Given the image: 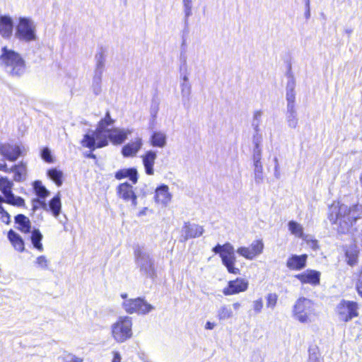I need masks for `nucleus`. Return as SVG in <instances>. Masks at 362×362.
I'll return each instance as SVG.
<instances>
[{"label":"nucleus","mask_w":362,"mask_h":362,"mask_svg":"<svg viewBox=\"0 0 362 362\" xmlns=\"http://www.w3.org/2000/svg\"><path fill=\"white\" fill-rule=\"evenodd\" d=\"M255 180L257 184L262 183L264 180L262 162L254 163Z\"/></svg>","instance_id":"37"},{"label":"nucleus","mask_w":362,"mask_h":362,"mask_svg":"<svg viewBox=\"0 0 362 362\" xmlns=\"http://www.w3.org/2000/svg\"><path fill=\"white\" fill-rule=\"evenodd\" d=\"M288 82L286 83V91H295L296 80L291 71L287 73Z\"/></svg>","instance_id":"47"},{"label":"nucleus","mask_w":362,"mask_h":362,"mask_svg":"<svg viewBox=\"0 0 362 362\" xmlns=\"http://www.w3.org/2000/svg\"><path fill=\"white\" fill-rule=\"evenodd\" d=\"M115 177L117 180L129 178L132 184L134 185L138 181V172L134 168L121 169L116 172Z\"/></svg>","instance_id":"26"},{"label":"nucleus","mask_w":362,"mask_h":362,"mask_svg":"<svg viewBox=\"0 0 362 362\" xmlns=\"http://www.w3.org/2000/svg\"><path fill=\"white\" fill-rule=\"evenodd\" d=\"M344 250L346 258V263L351 267L356 265L358 263L359 253L358 247L355 244H351L344 246Z\"/></svg>","instance_id":"25"},{"label":"nucleus","mask_w":362,"mask_h":362,"mask_svg":"<svg viewBox=\"0 0 362 362\" xmlns=\"http://www.w3.org/2000/svg\"><path fill=\"white\" fill-rule=\"evenodd\" d=\"M305 19H309L310 18V1H308V2H305Z\"/></svg>","instance_id":"58"},{"label":"nucleus","mask_w":362,"mask_h":362,"mask_svg":"<svg viewBox=\"0 0 362 362\" xmlns=\"http://www.w3.org/2000/svg\"><path fill=\"white\" fill-rule=\"evenodd\" d=\"M143 145L142 139L136 138L134 141L125 144L122 148V154L124 157L135 156Z\"/></svg>","instance_id":"21"},{"label":"nucleus","mask_w":362,"mask_h":362,"mask_svg":"<svg viewBox=\"0 0 362 362\" xmlns=\"http://www.w3.org/2000/svg\"><path fill=\"white\" fill-rule=\"evenodd\" d=\"M40 207L42 208L43 210L47 211V204L45 202V199H42L41 198H35L32 200V209L33 211H36Z\"/></svg>","instance_id":"40"},{"label":"nucleus","mask_w":362,"mask_h":362,"mask_svg":"<svg viewBox=\"0 0 362 362\" xmlns=\"http://www.w3.org/2000/svg\"><path fill=\"white\" fill-rule=\"evenodd\" d=\"M264 247V245L262 240H255L250 247L238 248L237 252L245 259L252 260L262 253Z\"/></svg>","instance_id":"12"},{"label":"nucleus","mask_w":362,"mask_h":362,"mask_svg":"<svg viewBox=\"0 0 362 362\" xmlns=\"http://www.w3.org/2000/svg\"><path fill=\"white\" fill-rule=\"evenodd\" d=\"M307 255H292L286 262V266L291 270H301L306 266Z\"/></svg>","instance_id":"19"},{"label":"nucleus","mask_w":362,"mask_h":362,"mask_svg":"<svg viewBox=\"0 0 362 362\" xmlns=\"http://www.w3.org/2000/svg\"><path fill=\"white\" fill-rule=\"evenodd\" d=\"M262 140V134L260 132H255L252 138L253 148H260Z\"/></svg>","instance_id":"46"},{"label":"nucleus","mask_w":362,"mask_h":362,"mask_svg":"<svg viewBox=\"0 0 362 362\" xmlns=\"http://www.w3.org/2000/svg\"><path fill=\"white\" fill-rule=\"evenodd\" d=\"M40 156L42 160L45 162L51 163H53V157L52 155V152L48 147H44L40 151Z\"/></svg>","instance_id":"44"},{"label":"nucleus","mask_w":362,"mask_h":362,"mask_svg":"<svg viewBox=\"0 0 362 362\" xmlns=\"http://www.w3.org/2000/svg\"><path fill=\"white\" fill-rule=\"evenodd\" d=\"M14 221L15 223L18 225V230L24 233H30L31 222L27 216L23 214H18L15 216Z\"/></svg>","instance_id":"27"},{"label":"nucleus","mask_w":362,"mask_h":362,"mask_svg":"<svg viewBox=\"0 0 362 362\" xmlns=\"http://www.w3.org/2000/svg\"><path fill=\"white\" fill-rule=\"evenodd\" d=\"M47 175L58 187L62 185L63 173L61 170L55 168H51L47 170Z\"/></svg>","instance_id":"32"},{"label":"nucleus","mask_w":362,"mask_h":362,"mask_svg":"<svg viewBox=\"0 0 362 362\" xmlns=\"http://www.w3.org/2000/svg\"><path fill=\"white\" fill-rule=\"evenodd\" d=\"M93 88L94 93L95 95H98L101 91V83H99L98 85L93 84Z\"/></svg>","instance_id":"64"},{"label":"nucleus","mask_w":362,"mask_h":362,"mask_svg":"<svg viewBox=\"0 0 362 362\" xmlns=\"http://www.w3.org/2000/svg\"><path fill=\"white\" fill-rule=\"evenodd\" d=\"M182 241L185 242L189 238H195L201 236L203 234L204 230L201 226L186 222L182 227Z\"/></svg>","instance_id":"17"},{"label":"nucleus","mask_w":362,"mask_h":362,"mask_svg":"<svg viewBox=\"0 0 362 362\" xmlns=\"http://www.w3.org/2000/svg\"><path fill=\"white\" fill-rule=\"evenodd\" d=\"M288 228L291 233L299 238H303V227L294 221L288 222Z\"/></svg>","instance_id":"36"},{"label":"nucleus","mask_w":362,"mask_h":362,"mask_svg":"<svg viewBox=\"0 0 362 362\" xmlns=\"http://www.w3.org/2000/svg\"><path fill=\"white\" fill-rule=\"evenodd\" d=\"M9 168L7 167V165L4 160H0V170L6 173H9Z\"/></svg>","instance_id":"59"},{"label":"nucleus","mask_w":362,"mask_h":362,"mask_svg":"<svg viewBox=\"0 0 362 362\" xmlns=\"http://www.w3.org/2000/svg\"><path fill=\"white\" fill-rule=\"evenodd\" d=\"M262 110H256L253 113L252 120L251 125L255 132H260V124L262 123Z\"/></svg>","instance_id":"34"},{"label":"nucleus","mask_w":362,"mask_h":362,"mask_svg":"<svg viewBox=\"0 0 362 362\" xmlns=\"http://www.w3.org/2000/svg\"><path fill=\"white\" fill-rule=\"evenodd\" d=\"M286 98L287 102H295L296 93L295 91H286Z\"/></svg>","instance_id":"56"},{"label":"nucleus","mask_w":362,"mask_h":362,"mask_svg":"<svg viewBox=\"0 0 362 362\" xmlns=\"http://www.w3.org/2000/svg\"><path fill=\"white\" fill-rule=\"evenodd\" d=\"M274 177L279 180L281 177V173H280V169H279V160L276 157H275L274 158Z\"/></svg>","instance_id":"54"},{"label":"nucleus","mask_w":362,"mask_h":362,"mask_svg":"<svg viewBox=\"0 0 362 362\" xmlns=\"http://www.w3.org/2000/svg\"><path fill=\"white\" fill-rule=\"evenodd\" d=\"M183 12L186 18L192 15V0H182Z\"/></svg>","instance_id":"42"},{"label":"nucleus","mask_w":362,"mask_h":362,"mask_svg":"<svg viewBox=\"0 0 362 362\" xmlns=\"http://www.w3.org/2000/svg\"><path fill=\"white\" fill-rule=\"evenodd\" d=\"M150 141L153 146L163 148L166 145V135L160 132H155L152 134Z\"/></svg>","instance_id":"30"},{"label":"nucleus","mask_w":362,"mask_h":362,"mask_svg":"<svg viewBox=\"0 0 362 362\" xmlns=\"http://www.w3.org/2000/svg\"><path fill=\"white\" fill-rule=\"evenodd\" d=\"M0 214L1 215V220L6 224H9L11 222L10 214L4 209L2 205H0Z\"/></svg>","instance_id":"50"},{"label":"nucleus","mask_w":362,"mask_h":362,"mask_svg":"<svg viewBox=\"0 0 362 362\" xmlns=\"http://www.w3.org/2000/svg\"><path fill=\"white\" fill-rule=\"evenodd\" d=\"M248 281L244 279L237 278L235 280L230 281L228 286L223 290L225 296L237 294L245 291L248 288Z\"/></svg>","instance_id":"15"},{"label":"nucleus","mask_w":362,"mask_h":362,"mask_svg":"<svg viewBox=\"0 0 362 362\" xmlns=\"http://www.w3.org/2000/svg\"><path fill=\"white\" fill-rule=\"evenodd\" d=\"M117 195L125 202H131V206H137V195L133 189L132 185L127 182L119 184L116 188Z\"/></svg>","instance_id":"13"},{"label":"nucleus","mask_w":362,"mask_h":362,"mask_svg":"<svg viewBox=\"0 0 362 362\" xmlns=\"http://www.w3.org/2000/svg\"><path fill=\"white\" fill-rule=\"evenodd\" d=\"M217 316L220 320H225L233 317V311L229 306L223 305L218 310Z\"/></svg>","instance_id":"35"},{"label":"nucleus","mask_w":362,"mask_h":362,"mask_svg":"<svg viewBox=\"0 0 362 362\" xmlns=\"http://www.w3.org/2000/svg\"><path fill=\"white\" fill-rule=\"evenodd\" d=\"M297 113L295 107V102H287L286 114Z\"/></svg>","instance_id":"55"},{"label":"nucleus","mask_w":362,"mask_h":362,"mask_svg":"<svg viewBox=\"0 0 362 362\" xmlns=\"http://www.w3.org/2000/svg\"><path fill=\"white\" fill-rule=\"evenodd\" d=\"M122 307L127 313H136L138 315H146L154 309L152 305L140 297L124 300Z\"/></svg>","instance_id":"9"},{"label":"nucleus","mask_w":362,"mask_h":362,"mask_svg":"<svg viewBox=\"0 0 362 362\" xmlns=\"http://www.w3.org/2000/svg\"><path fill=\"white\" fill-rule=\"evenodd\" d=\"M308 352V362H324L323 359L320 357L317 347L310 348Z\"/></svg>","instance_id":"39"},{"label":"nucleus","mask_w":362,"mask_h":362,"mask_svg":"<svg viewBox=\"0 0 362 362\" xmlns=\"http://www.w3.org/2000/svg\"><path fill=\"white\" fill-rule=\"evenodd\" d=\"M35 264L38 267L42 269H47L48 266V260L45 256L41 255L36 259Z\"/></svg>","instance_id":"48"},{"label":"nucleus","mask_w":362,"mask_h":362,"mask_svg":"<svg viewBox=\"0 0 362 362\" xmlns=\"http://www.w3.org/2000/svg\"><path fill=\"white\" fill-rule=\"evenodd\" d=\"M253 310L256 314L261 313L263 308V300L262 298H259L253 302L252 304Z\"/></svg>","instance_id":"51"},{"label":"nucleus","mask_w":362,"mask_h":362,"mask_svg":"<svg viewBox=\"0 0 362 362\" xmlns=\"http://www.w3.org/2000/svg\"><path fill=\"white\" fill-rule=\"evenodd\" d=\"M29 151L28 146L22 142L11 140L0 144V154L7 160L15 162L21 156H25Z\"/></svg>","instance_id":"5"},{"label":"nucleus","mask_w":362,"mask_h":362,"mask_svg":"<svg viewBox=\"0 0 362 362\" xmlns=\"http://www.w3.org/2000/svg\"><path fill=\"white\" fill-rule=\"evenodd\" d=\"M184 24L183 33L187 35L189 33V18H186V16L184 17Z\"/></svg>","instance_id":"61"},{"label":"nucleus","mask_w":362,"mask_h":362,"mask_svg":"<svg viewBox=\"0 0 362 362\" xmlns=\"http://www.w3.org/2000/svg\"><path fill=\"white\" fill-rule=\"evenodd\" d=\"M347 212H350V210L348 209V207L345 205H341L339 206V211L336 215L334 223L339 221V223H341L342 218H345V215Z\"/></svg>","instance_id":"45"},{"label":"nucleus","mask_w":362,"mask_h":362,"mask_svg":"<svg viewBox=\"0 0 362 362\" xmlns=\"http://www.w3.org/2000/svg\"><path fill=\"white\" fill-rule=\"evenodd\" d=\"M180 74H182V73L189 74L187 69V64H181L180 66Z\"/></svg>","instance_id":"63"},{"label":"nucleus","mask_w":362,"mask_h":362,"mask_svg":"<svg viewBox=\"0 0 362 362\" xmlns=\"http://www.w3.org/2000/svg\"><path fill=\"white\" fill-rule=\"evenodd\" d=\"M33 187L34 192L38 198L45 199V198L49 196V192L42 185L41 181H40V180L34 181L33 183Z\"/></svg>","instance_id":"31"},{"label":"nucleus","mask_w":362,"mask_h":362,"mask_svg":"<svg viewBox=\"0 0 362 362\" xmlns=\"http://www.w3.org/2000/svg\"><path fill=\"white\" fill-rule=\"evenodd\" d=\"M223 264L227 268L229 273L233 274H240V269L235 267L236 257L235 250L230 243H225V248L221 255Z\"/></svg>","instance_id":"11"},{"label":"nucleus","mask_w":362,"mask_h":362,"mask_svg":"<svg viewBox=\"0 0 362 362\" xmlns=\"http://www.w3.org/2000/svg\"><path fill=\"white\" fill-rule=\"evenodd\" d=\"M13 28V19L9 16L0 17V35L4 38L11 36Z\"/></svg>","instance_id":"23"},{"label":"nucleus","mask_w":362,"mask_h":362,"mask_svg":"<svg viewBox=\"0 0 362 362\" xmlns=\"http://www.w3.org/2000/svg\"><path fill=\"white\" fill-rule=\"evenodd\" d=\"M295 277L302 284H309L313 286L320 284V272L316 270L308 269L305 272L298 274Z\"/></svg>","instance_id":"18"},{"label":"nucleus","mask_w":362,"mask_h":362,"mask_svg":"<svg viewBox=\"0 0 362 362\" xmlns=\"http://www.w3.org/2000/svg\"><path fill=\"white\" fill-rule=\"evenodd\" d=\"M96 60L95 71H101L103 72L105 67V57L104 52L101 50L95 56Z\"/></svg>","instance_id":"38"},{"label":"nucleus","mask_w":362,"mask_h":362,"mask_svg":"<svg viewBox=\"0 0 362 362\" xmlns=\"http://www.w3.org/2000/svg\"><path fill=\"white\" fill-rule=\"evenodd\" d=\"M225 248V244H223V245H220V244H218L216 245L213 249H212V251L215 253V254H219L220 256L221 255V252H223V250Z\"/></svg>","instance_id":"57"},{"label":"nucleus","mask_w":362,"mask_h":362,"mask_svg":"<svg viewBox=\"0 0 362 362\" xmlns=\"http://www.w3.org/2000/svg\"><path fill=\"white\" fill-rule=\"evenodd\" d=\"M292 314L301 323L313 322L316 315L313 301L305 297L299 298L293 306Z\"/></svg>","instance_id":"4"},{"label":"nucleus","mask_w":362,"mask_h":362,"mask_svg":"<svg viewBox=\"0 0 362 362\" xmlns=\"http://www.w3.org/2000/svg\"><path fill=\"white\" fill-rule=\"evenodd\" d=\"M132 320L129 316L119 317L112 325V335L115 341L122 343L132 337Z\"/></svg>","instance_id":"8"},{"label":"nucleus","mask_w":362,"mask_h":362,"mask_svg":"<svg viewBox=\"0 0 362 362\" xmlns=\"http://www.w3.org/2000/svg\"><path fill=\"white\" fill-rule=\"evenodd\" d=\"M103 74V72L101 71H95V75H94L93 79V85H98L99 83H101Z\"/></svg>","instance_id":"52"},{"label":"nucleus","mask_w":362,"mask_h":362,"mask_svg":"<svg viewBox=\"0 0 362 362\" xmlns=\"http://www.w3.org/2000/svg\"><path fill=\"white\" fill-rule=\"evenodd\" d=\"M156 158V152L151 150L148 151L142 156V161L145 168V172L148 175H152L154 173L153 165Z\"/></svg>","instance_id":"24"},{"label":"nucleus","mask_w":362,"mask_h":362,"mask_svg":"<svg viewBox=\"0 0 362 362\" xmlns=\"http://www.w3.org/2000/svg\"><path fill=\"white\" fill-rule=\"evenodd\" d=\"M134 258L140 274L146 278L154 279L157 276L155 261L151 254L140 247L134 249Z\"/></svg>","instance_id":"3"},{"label":"nucleus","mask_w":362,"mask_h":362,"mask_svg":"<svg viewBox=\"0 0 362 362\" xmlns=\"http://www.w3.org/2000/svg\"><path fill=\"white\" fill-rule=\"evenodd\" d=\"M31 232L30 240L33 244V246L36 250L40 252H42L44 250L43 245L41 243L43 235L40 231L39 229L34 228Z\"/></svg>","instance_id":"29"},{"label":"nucleus","mask_w":362,"mask_h":362,"mask_svg":"<svg viewBox=\"0 0 362 362\" xmlns=\"http://www.w3.org/2000/svg\"><path fill=\"white\" fill-rule=\"evenodd\" d=\"M189 74H186V73H182V74H180V78H181L180 83H190L189 81Z\"/></svg>","instance_id":"60"},{"label":"nucleus","mask_w":362,"mask_h":362,"mask_svg":"<svg viewBox=\"0 0 362 362\" xmlns=\"http://www.w3.org/2000/svg\"><path fill=\"white\" fill-rule=\"evenodd\" d=\"M286 119L290 128L295 129L298 126V119L297 113L286 114Z\"/></svg>","instance_id":"41"},{"label":"nucleus","mask_w":362,"mask_h":362,"mask_svg":"<svg viewBox=\"0 0 362 362\" xmlns=\"http://www.w3.org/2000/svg\"><path fill=\"white\" fill-rule=\"evenodd\" d=\"M168 186L161 185L156 189L155 199L158 203H160L163 206H166L171 200L172 195L168 191Z\"/></svg>","instance_id":"22"},{"label":"nucleus","mask_w":362,"mask_h":362,"mask_svg":"<svg viewBox=\"0 0 362 362\" xmlns=\"http://www.w3.org/2000/svg\"><path fill=\"white\" fill-rule=\"evenodd\" d=\"M267 307L271 309H274L276 307L278 296L274 293L267 294L266 296Z\"/></svg>","instance_id":"43"},{"label":"nucleus","mask_w":362,"mask_h":362,"mask_svg":"<svg viewBox=\"0 0 362 362\" xmlns=\"http://www.w3.org/2000/svg\"><path fill=\"white\" fill-rule=\"evenodd\" d=\"M0 66L12 77H21L26 69L25 61L21 55L6 46L1 49Z\"/></svg>","instance_id":"2"},{"label":"nucleus","mask_w":362,"mask_h":362,"mask_svg":"<svg viewBox=\"0 0 362 362\" xmlns=\"http://www.w3.org/2000/svg\"><path fill=\"white\" fill-rule=\"evenodd\" d=\"M180 89L182 95V101L183 105L185 106L188 103L191 98L192 86L191 83H180Z\"/></svg>","instance_id":"33"},{"label":"nucleus","mask_w":362,"mask_h":362,"mask_svg":"<svg viewBox=\"0 0 362 362\" xmlns=\"http://www.w3.org/2000/svg\"><path fill=\"white\" fill-rule=\"evenodd\" d=\"M15 37L25 42L35 41L37 34L34 21L30 18L21 17L16 27Z\"/></svg>","instance_id":"6"},{"label":"nucleus","mask_w":362,"mask_h":362,"mask_svg":"<svg viewBox=\"0 0 362 362\" xmlns=\"http://www.w3.org/2000/svg\"><path fill=\"white\" fill-rule=\"evenodd\" d=\"M356 288L358 295L362 297V270L359 273L358 281L356 282Z\"/></svg>","instance_id":"53"},{"label":"nucleus","mask_w":362,"mask_h":362,"mask_svg":"<svg viewBox=\"0 0 362 362\" xmlns=\"http://www.w3.org/2000/svg\"><path fill=\"white\" fill-rule=\"evenodd\" d=\"M50 211L53 216L58 219L59 223L64 226L66 223L67 218L66 215H64V218H59V215L62 211V202L60 193L58 192L53 198H52L47 204V211Z\"/></svg>","instance_id":"16"},{"label":"nucleus","mask_w":362,"mask_h":362,"mask_svg":"<svg viewBox=\"0 0 362 362\" xmlns=\"http://www.w3.org/2000/svg\"><path fill=\"white\" fill-rule=\"evenodd\" d=\"M13 182L6 177L0 176V191L3 195H0V202L16 207L25 206V200L19 196H16L12 192Z\"/></svg>","instance_id":"7"},{"label":"nucleus","mask_w":362,"mask_h":362,"mask_svg":"<svg viewBox=\"0 0 362 362\" xmlns=\"http://www.w3.org/2000/svg\"><path fill=\"white\" fill-rule=\"evenodd\" d=\"M356 302L342 300L337 306V312L341 321L348 322L358 315Z\"/></svg>","instance_id":"10"},{"label":"nucleus","mask_w":362,"mask_h":362,"mask_svg":"<svg viewBox=\"0 0 362 362\" xmlns=\"http://www.w3.org/2000/svg\"><path fill=\"white\" fill-rule=\"evenodd\" d=\"M113 354L114 356L112 362H121L122 358L120 354L117 351H115Z\"/></svg>","instance_id":"62"},{"label":"nucleus","mask_w":362,"mask_h":362,"mask_svg":"<svg viewBox=\"0 0 362 362\" xmlns=\"http://www.w3.org/2000/svg\"><path fill=\"white\" fill-rule=\"evenodd\" d=\"M13 173V180L17 182H21L25 180L27 175V163L21 161L9 168V173Z\"/></svg>","instance_id":"20"},{"label":"nucleus","mask_w":362,"mask_h":362,"mask_svg":"<svg viewBox=\"0 0 362 362\" xmlns=\"http://www.w3.org/2000/svg\"><path fill=\"white\" fill-rule=\"evenodd\" d=\"M262 147L260 148H253L252 150V159L253 163H259L262 160Z\"/></svg>","instance_id":"49"},{"label":"nucleus","mask_w":362,"mask_h":362,"mask_svg":"<svg viewBox=\"0 0 362 362\" xmlns=\"http://www.w3.org/2000/svg\"><path fill=\"white\" fill-rule=\"evenodd\" d=\"M115 120L110 117V113L107 111L105 117L98 124L95 131H89L83 136L81 141L83 146L94 151L96 148H102L108 144L106 132L109 126L113 124Z\"/></svg>","instance_id":"1"},{"label":"nucleus","mask_w":362,"mask_h":362,"mask_svg":"<svg viewBox=\"0 0 362 362\" xmlns=\"http://www.w3.org/2000/svg\"><path fill=\"white\" fill-rule=\"evenodd\" d=\"M8 238L16 250L19 252H23L25 250L23 238L12 229L8 232Z\"/></svg>","instance_id":"28"},{"label":"nucleus","mask_w":362,"mask_h":362,"mask_svg":"<svg viewBox=\"0 0 362 362\" xmlns=\"http://www.w3.org/2000/svg\"><path fill=\"white\" fill-rule=\"evenodd\" d=\"M132 132L133 130L130 129H107L106 132L107 141H108L107 139H109L114 144H121Z\"/></svg>","instance_id":"14"}]
</instances>
